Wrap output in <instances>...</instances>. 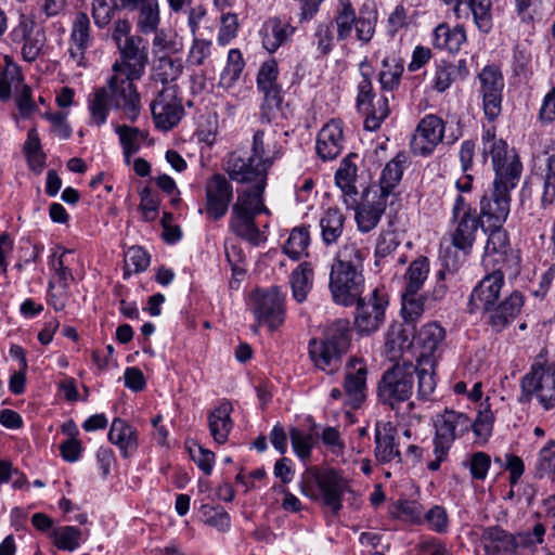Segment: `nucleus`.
I'll return each mask as SVG.
<instances>
[{"instance_id": "47", "label": "nucleus", "mask_w": 555, "mask_h": 555, "mask_svg": "<svg viewBox=\"0 0 555 555\" xmlns=\"http://www.w3.org/2000/svg\"><path fill=\"white\" fill-rule=\"evenodd\" d=\"M537 478H550L555 482V440H550L538 454L534 466Z\"/></svg>"}, {"instance_id": "56", "label": "nucleus", "mask_w": 555, "mask_h": 555, "mask_svg": "<svg viewBox=\"0 0 555 555\" xmlns=\"http://www.w3.org/2000/svg\"><path fill=\"white\" fill-rule=\"evenodd\" d=\"M385 345L387 351L395 358L398 352L410 348L411 341L401 326H392L387 333Z\"/></svg>"}, {"instance_id": "62", "label": "nucleus", "mask_w": 555, "mask_h": 555, "mask_svg": "<svg viewBox=\"0 0 555 555\" xmlns=\"http://www.w3.org/2000/svg\"><path fill=\"white\" fill-rule=\"evenodd\" d=\"M89 28L90 22L88 16L85 13H79L74 21L69 41L73 43L89 46Z\"/></svg>"}, {"instance_id": "53", "label": "nucleus", "mask_w": 555, "mask_h": 555, "mask_svg": "<svg viewBox=\"0 0 555 555\" xmlns=\"http://www.w3.org/2000/svg\"><path fill=\"white\" fill-rule=\"evenodd\" d=\"M555 202V154L547 158V170L541 195V206L546 209Z\"/></svg>"}, {"instance_id": "8", "label": "nucleus", "mask_w": 555, "mask_h": 555, "mask_svg": "<svg viewBox=\"0 0 555 555\" xmlns=\"http://www.w3.org/2000/svg\"><path fill=\"white\" fill-rule=\"evenodd\" d=\"M480 225L481 220L477 216L476 209L464 196L457 195L453 203L452 217L446 234L451 245L464 256L469 255Z\"/></svg>"}, {"instance_id": "13", "label": "nucleus", "mask_w": 555, "mask_h": 555, "mask_svg": "<svg viewBox=\"0 0 555 555\" xmlns=\"http://www.w3.org/2000/svg\"><path fill=\"white\" fill-rule=\"evenodd\" d=\"M359 70L361 79L358 81L357 104L361 111L366 113L364 128L375 131L389 115L388 98L383 95L373 103L372 77L374 69L365 59L360 63Z\"/></svg>"}, {"instance_id": "55", "label": "nucleus", "mask_w": 555, "mask_h": 555, "mask_svg": "<svg viewBox=\"0 0 555 555\" xmlns=\"http://www.w3.org/2000/svg\"><path fill=\"white\" fill-rule=\"evenodd\" d=\"M80 530L74 526H65L54 532L55 545L65 551H74L79 546Z\"/></svg>"}, {"instance_id": "34", "label": "nucleus", "mask_w": 555, "mask_h": 555, "mask_svg": "<svg viewBox=\"0 0 555 555\" xmlns=\"http://www.w3.org/2000/svg\"><path fill=\"white\" fill-rule=\"evenodd\" d=\"M232 410V404L229 401H223L208 414V428L214 441L218 444L228 441L233 427Z\"/></svg>"}, {"instance_id": "57", "label": "nucleus", "mask_w": 555, "mask_h": 555, "mask_svg": "<svg viewBox=\"0 0 555 555\" xmlns=\"http://www.w3.org/2000/svg\"><path fill=\"white\" fill-rule=\"evenodd\" d=\"M191 459L195 462L199 469L209 475L215 465V453L203 446L193 443L188 447Z\"/></svg>"}, {"instance_id": "7", "label": "nucleus", "mask_w": 555, "mask_h": 555, "mask_svg": "<svg viewBox=\"0 0 555 555\" xmlns=\"http://www.w3.org/2000/svg\"><path fill=\"white\" fill-rule=\"evenodd\" d=\"M350 491L349 480L341 472L332 468H315L305 482L302 493L313 500H320L333 514L343 507V498Z\"/></svg>"}, {"instance_id": "30", "label": "nucleus", "mask_w": 555, "mask_h": 555, "mask_svg": "<svg viewBox=\"0 0 555 555\" xmlns=\"http://www.w3.org/2000/svg\"><path fill=\"white\" fill-rule=\"evenodd\" d=\"M295 33L288 22L272 17L266 21L259 31L262 47L269 52L274 53L281 46L286 43Z\"/></svg>"}, {"instance_id": "54", "label": "nucleus", "mask_w": 555, "mask_h": 555, "mask_svg": "<svg viewBox=\"0 0 555 555\" xmlns=\"http://www.w3.org/2000/svg\"><path fill=\"white\" fill-rule=\"evenodd\" d=\"M240 28L237 15L234 13H225L221 15L220 28L217 41L221 46L230 43L237 35Z\"/></svg>"}, {"instance_id": "59", "label": "nucleus", "mask_w": 555, "mask_h": 555, "mask_svg": "<svg viewBox=\"0 0 555 555\" xmlns=\"http://www.w3.org/2000/svg\"><path fill=\"white\" fill-rule=\"evenodd\" d=\"M125 264L130 271H144L150 264V256L142 247L132 246L125 254Z\"/></svg>"}, {"instance_id": "61", "label": "nucleus", "mask_w": 555, "mask_h": 555, "mask_svg": "<svg viewBox=\"0 0 555 555\" xmlns=\"http://www.w3.org/2000/svg\"><path fill=\"white\" fill-rule=\"evenodd\" d=\"M455 80V68L451 64L442 63L437 65L433 87L438 92L446 91Z\"/></svg>"}, {"instance_id": "63", "label": "nucleus", "mask_w": 555, "mask_h": 555, "mask_svg": "<svg viewBox=\"0 0 555 555\" xmlns=\"http://www.w3.org/2000/svg\"><path fill=\"white\" fill-rule=\"evenodd\" d=\"M206 522L221 532H227L231 527L230 515L222 507L205 506Z\"/></svg>"}, {"instance_id": "24", "label": "nucleus", "mask_w": 555, "mask_h": 555, "mask_svg": "<svg viewBox=\"0 0 555 555\" xmlns=\"http://www.w3.org/2000/svg\"><path fill=\"white\" fill-rule=\"evenodd\" d=\"M483 232L488 235L482 257L483 267L502 270L512 253L508 233L503 225L486 227Z\"/></svg>"}, {"instance_id": "16", "label": "nucleus", "mask_w": 555, "mask_h": 555, "mask_svg": "<svg viewBox=\"0 0 555 555\" xmlns=\"http://www.w3.org/2000/svg\"><path fill=\"white\" fill-rule=\"evenodd\" d=\"M154 124L162 131L173 129L184 116L182 98L177 85H167L157 91L151 102Z\"/></svg>"}, {"instance_id": "31", "label": "nucleus", "mask_w": 555, "mask_h": 555, "mask_svg": "<svg viewBox=\"0 0 555 555\" xmlns=\"http://www.w3.org/2000/svg\"><path fill=\"white\" fill-rule=\"evenodd\" d=\"M141 2L137 26L143 34L156 31L159 24V8L157 0H112L115 9L135 8Z\"/></svg>"}, {"instance_id": "44", "label": "nucleus", "mask_w": 555, "mask_h": 555, "mask_svg": "<svg viewBox=\"0 0 555 555\" xmlns=\"http://www.w3.org/2000/svg\"><path fill=\"white\" fill-rule=\"evenodd\" d=\"M181 72L182 63L180 60L162 56L154 63L152 77L155 82H160L164 87L175 85L173 81L180 76Z\"/></svg>"}, {"instance_id": "26", "label": "nucleus", "mask_w": 555, "mask_h": 555, "mask_svg": "<svg viewBox=\"0 0 555 555\" xmlns=\"http://www.w3.org/2000/svg\"><path fill=\"white\" fill-rule=\"evenodd\" d=\"M366 366L360 359L350 360L344 380L345 402L353 409L365 400Z\"/></svg>"}, {"instance_id": "32", "label": "nucleus", "mask_w": 555, "mask_h": 555, "mask_svg": "<svg viewBox=\"0 0 555 555\" xmlns=\"http://www.w3.org/2000/svg\"><path fill=\"white\" fill-rule=\"evenodd\" d=\"M483 539L487 552L492 555H511L518 547H522L525 542V538L519 537V533L512 535L498 527L488 528Z\"/></svg>"}, {"instance_id": "48", "label": "nucleus", "mask_w": 555, "mask_h": 555, "mask_svg": "<svg viewBox=\"0 0 555 555\" xmlns=\"http://www.w3.org/2000/svg\"><path fill=\"white\" fill-rule=\"evenodd\" d=\"M401 243V235L395 230L382 231L375 246L376 263L383 258L389 256Z\"/></svg>"}, {"instance_id": "9", "label": "nucleus", "mask_w": 555, "mask_h": 555, "mask_svg": "<svg viewBox=\"0 0 555 555\" xmlns=\"http://www.w3.org/2000/svg\"><path fill=\"white\" fill-rule=\"evenodd\" d=\"M247 307L257 321L254 332L259 325H264L269 331H275L283 325L286 314V296L276 286L270 288H256L250 292Z\"/></svg>"}, {"instance_id": "4", "label": "nucleus", "mask_w": 555, "mask_h": 555, "mask_svg": "<svg viewBox=\"0 0 555 555\" xmlns=\"http://www.w3.org/2000/svg\"><path fill=\"white\" fill-rule=\"evenodd\" d=\"M280 156L281 147L276 140L258 130L253 138L251 154L244 158L237 153H232L225 169L230 178L240 183L267 182L268 170Z\"/></svg>"}, {"instance_id": "58", "label": "nucleus", "mask_w": 555, "mask_h": 555, "mask_svg": "<svg viewBox=\"0 0 555 555\" xmlns=\"http://www.w3.org/2000/svg\"><path fill=\"white\" fill-rule=\"evenodd\" d=\"M115 131L119 137V141L124 147L125 156L128 159V157L135 153L139 149V130L126 125H116Z\"/></svg>"}, {"instance_id": "22", "label": "nucleus", "mask_w": 555, "mask_h": 555, "mask_svg": "<svg viewBox=\"0 0 555 555\" xmlns=\"http://www.w3.org/2000/svg\"><path fill=\"white\" fill-rule=\"evenodd\" d=\"M504 283L503 270L492 269V272L483 276L473 289L469 299L470 311H489L500 298Z\"/></svg>"}, {"instance_id": "43", "label": "nucleus", "mask_w": 555, "mask_h": 555, "mask_svg": "<svg viewBox=\"0 0 555 555\" xmlns=\"http://www.w3.org/2000/svg\"><path fill=\"white\" fill-rule=\"evenodd\" d=\"M245 62L238 49H231L228 53L227 65L223 68L219 85L225 90H231L238 81L244 69Z\"/></svg>"}, {"instance_id": "50", "label": "nucleus", "mask_w": 555, "mask_h": 555, "mask_svg": "<svg viewBox=\"0 0 555 555\" xmlns=\"http://www.w3.org/2000/svg\"><path fill=\"white\" fill-rule=\"evenodd\" d=\"M463 465L469 469L473 479L485 480L491 466V457L485 452H475Z\"/></svg>"}, {"instance_id": "27", "label": "nucleus", "mask_w": 555, "mask_h": 555, "mask_svg": "<svg viewBox=\"0 0 555 555\" xmlns=\"http://www.w3.org/2000/svg\"><path fill=\"white\" fill-rule=\"evenodd\" d=\"M397 439V430L389 422L377 423L375 428V459L379 463L397 464L402 462L401 453L399 451V442Z\"/></svg>"}, {"instance_id": "39", "label": "nucleus", "mask_w": 555, "mask_h": 555, "mask_svg": "<svg viewBox=\"0 0 555 555\" xmlns=\"http://www.w3.org/2000/svg\"><path fill=\"white\" fill-rule=\"evenodd\" d=\"M444 336V330L438 323L424 325L416 336V345L421 348L422 357L433 356L442 344Z\"/></svg>"}, {"instance_id": "46", "label": "nucleus", "mask_w": 555, "mask_h": 555, "mask_svg": "<svg viewBox=\"0 0 555 555\" xmlns=\"http://www.w3.org/2000/svg\"><path fill=\"white\" fill-rule=\"evenodd\" d=\"M310 245V232L308 227L300 225L294 228L283 249L284 253L292 259L297 260L307 255V249Z\"/></svg>"}, {"instance_id": "10", "label": "nucleus", "mask_w": 555, "mask_h": 555, "mask_svg": "<svg viewBox=\"0 0 555 555\" xmlns=\"http://www.w3.org/2000/svg\"><path fill=\"white\" fill-rule=\"evenodd\" d=\"M472 420L461 412L446 410L438 415L435 421L434 455L435 460L428 462V469L436 472L440 468L442 462L448 457V453L456 438L463 436L469 430Z\"/></svg>"}, {"instance_id": "25", "label": "nucleus", "mask_w": 555, "mask_h": 555, "mask_svg": "<svg viewBox=\"0 0 555 555\" xmlns=\"http://www.w3.org/2000/svg\"><path fill=\"white\" fill-rule=\"evenodd\" d=\"M131 25L126 20H118L115 23L112 38L116 43L120 53L121 64H132V57L138 59V62L146 64L147 54L144 49L140 48L142 39L137 36H130Z\"/></svg>"}, {"instance_id": "64", "label": "nucleus", "mask_w": 555, "mask_h": 555, "mask_svg": "<svg viewBox=\"0 0 555 555\" xmlns=\"http://www.w3.org/2000/svg\"><path fill=\"white\" fill-rule=\"evenodd\" d=\"M314 37L317 49L322 55H326L333 50L334 34L332 23L318 25Z\"/></svg>"}, {"instance_id": "20", "label": "nucleus", "mask_w": 555, "mask_h": 555, "mask_svg": "<svg viewBox=\"0 0 555 555\" xmlns=\"http://www.w3.org/2000/svg\"><path fill=\"white\" fill-rule=\"evenodd\" d=\"M354 324L362 334L375 332L383 324L388 299L383 289L375 288L367 298L357 301Z\"/></svg>"}, {"instance_id": "18", "label": "nucleus", "mask_w": 555, "mask_h": 555, "mask_svg": "<svg viewBox=\"0 0 555 555\" xmlns=\"http://www.w3.org/2000/svg\"><path fill=\"white\" fill-rule=\"evenodd\" d=\"M234 190L228 178L221 173H215L205 183V212L207 219L221 220L233 204Z\"/></svg>"}, {"instance_id": "29", "label": "nucleus", "mask_w": 555, "mask_h": 555, "mask_svg": "<svg viewBox=\"0 0 555 555\" xmlns=\"http://www.w3.org/2000/svg\"><path fill=\"white\" fill-rule=\"evenodd\" d=\"M524 306V296L514 291L499 305H494L488 313V321L495 331H502L511 324L520 313Z\"/></svg>"}, {"instance_id": "52", "label": "nucleus", "mask_w": 555, "mask_h": 555, "mask_svg": "<svg viewBox=\"0 0 555 555\" xmlns=\"http://www.w3.org/2000/svg\"><path fill=\"white\" fill-rule=\"evenodd\" d=\"M289 438L295 453L302 460L308 459L313 446L312 435L293 427L289 429Z\"/></svg>"}, {"instance_id": "1", "label": "nucleus", "mask_w": 555, "mask_h": 555, "mask_svg": "<svg viewBox=\"0 0 555 555\" xmlns=\"http://www.w3.org/2000/svg\"><path fill=\"white\" fill-rule=\"evenodd\" d=\"M363 251L356 243H345L336 254L330 273L333 299L341 306H352L364 288Z\"/></svg>"}, {"instance_id": "36", "label": "nucleus", "mask_w": 555, "mask_h": 555, "mask_svg": "<svg viewBox=\"0 0 555 555\" xmlns=\"http://www.w3.org/2000/svg\"><path fill=\"white\" fill-rule=\"evenodd\" d=\"M466 40V30L463 25H456L455 27L450 28L446 23H441L434 30V47L438 49H446L452 53L459 52Z\"/></svg>"}, {"instance_id": "12", "label": "nucleus", "mask_w": 555, "mask_h": 555, "mask_svg": "<svg viewBox=\"0 0 555 555\" xmlns=\"http://www.w3.org/2000/svg\"><path fill=\"white\" fill-rule=\"evenodd\" d=\"M416 367L410 361L398 362L384 372L377 386L378 400L395 410L410 399Z\"/></svg>"}, {"instance_id": "15", "label": "nucleus", "mask_w": 555, "mask_h": 555, "mask_svg": "<svg viewBox=\"0 0 555 555\" xmlns=\"http://www.w3.org/2000/svg\"><path fill=\"white\" fill-rule=\"evenodd\" d=\"M520 385L522 391L534 396L545 410L555 406V367L546 363L543 354L534 359L530 372L521 378Z\"/></svg>"}, {"instance_id": "33", "label": "nucleus", "mask_w": 555, "mask_h": 555, "mask_svg": "<svg viewBox=\"0 0 555 555\" xmlns=\"http://www.w3.org/2000/svg\"><path fill=\"white\" fill-rule=\"evenodd\" d=\"M354 220L361 233H369L379 223L386 209V201L380 195L376 201H369L354 205Z\"/></svg>"}, {"instance_id": "40", "label": "nucleus", "mask_w": 555, "mask_h": 555, "mask_svg": "<svg viewBox=\"0 0 555 555\" xmlns=\"http://www.w3.org/2000/svg\"><path fill=\"white\" fill-rule=\"evenodd\" d=\"M345 216L338 208H328L320 219L321 235L324 244L331 245L341 236Z\"/></svg>"}, {"instance_id": "49", "label": "nucleus", "mask_w": 555, "mask_h": 555, "mask_svg": "<svg viewBox=\"0 0 555 555\" xmlns=\"http://www.w3.org/2000/svg\"><path fill=\"white\" fill-rule=\"evenodd\" d=\"M23 75L14 64L8 63L5 69L0 74V100L11 99L12 87L21 83Z\"/></svg>"}, {"instance_id": "2", "label": "nucleus", "mask_w": 555, "mask_h": 555, "mask_svg": "<svg viewBox=\"0 0 555 555\" xmlns=\"http://www.w3.org/2000/svg\"><path fill=\"white\" fill-rule=\"evenodd\" d=\"M253 185L238 190L231 206L229 230L236 236L258 246L264 241L256 219L260 215L271 216L264 202L267 182L251 181Z\"/></svg>"}, {"instance_id": "3", "label": "nucleus", "mask_w": 555, "mask_h": 555, "mask_svg": "<svg viewBox=\"0 0 555 555\" xmlns=\"http://www.w3.org/2000/svg\"><path fill=\"white\" fill-rule=\"evenodd\" d=\"M132 64L116 61L112 66V76L106 86V115L111 111L119 112L125 120L133 122L141 109V99L133 83L139 79L145 64L132 57Z\"/></svg>"}, {"instance_id": "11", "label": "nucleus", "mask_w": 555, "mask_h": 555, "mask_svg": "<svg viewBox=\"0 0 555 555\" xmlns=\"http://www.w3.org/2000/svg\"><path fill=\"white\" fill-rule=\"evenodd\" d=\"M472 420L461 412L446 410L438 415L435 421L434 455L435 460L428 462V469L436 472L440 468L442 462L448 457V453L456 438L463 436L469 430Z\"/></svg>"}, {"instance_id": "37", "label": "nucleus", "mask_w": 555, "mask_h": 555, "mask_svg": "<svg viewBox=\"0 0 555 555\" xmlns=\"http://www.w3.org/2000/svg\"><path fill=\"white\" fill-rule=\"evenodd\" d=\"M108 439L119 449L124 456L131 455L138 448L137 431L120 418L113 421Z\"/></svg>"}, {"instance_id": "14", "label": "nucleus", "mask_w": 555, "mask_h": 555, "mask_svg": "<svg viewBox=\"0 0 555 555\" xmlns=\"http://www.w3.org/2000/svg\"><path fill=\"white\" fill-rule=\"evenodd\" d=\"M335 25L336 38L347 41L353 30L361 46L367 44L375 35L376 17L357 16L350 0H338L332 22Z\"/></svg>"}, {"instance_id": "60", "label": "nucleus", "mask_w": 555, "mask_h": 555, "mask_svg": "<svg viewBox=\"0 0 555 555\" xmlns=\"http://www.w3.org/2000/svg\"><path fill=\"white\" fill-rule=\"evenodd\" d=\"M424 520L429 528L438 533H443L448 530L449 519L447 511L440 506L435 505L425 515Z\"/></svg>"}, {"instance_id": "35", "label": "nucleus", "mask_w": 555, "mask_h": 555, "mask_svg": "<svg viewBox=\"0 0 555 555\" xmlns=\"http://www.w3.org/2000/svg\"><path fill=\"white\" fill-rule=\"evenodd\" d=\"M358 168L350 157L345 158L336 171L335 181L343 192V201L347 207L353 208L358 204V190L356 188Z\"/></svg>"}, {"instance_id": "38", "label": "nucleus", "mask_w": 555, "mask_h": 555, "mask_svg": "<svg viewBox=\"0 0 555 555\" xmlns=\"http://www.w3.org/2000/svg\"><path fill=\"white\" fill-rule=\"evenodd\" d=\"M429 273V260L420 256L413 260L404 274V292L408 296H415L424 285Z\"/></svg>"}, {"instance_id": "5", "label": "nucleus", "mask_w": 555, "mask_h": 555, "mask_svg": "<svg viewBox=\"0 0 555 555\" xmlns=\"http://www.w3.org/2000/svg\"><path fill=\"white\" fill-rule=\"evenodd\" d=\"M482 157L491 158L494 179L492 186L506 191L514 190L521 178L522 164L517 151L496 137L494 126L483 127L481 134Z\"/></svg>"}, {"instance_id": "42", "label": "nucleus", "mask_w": 555, "mask_h": 555, "mask_svg": "<svg viewBox=\"0 0 555 555\" xmlns=\"http://www.w3.org/2000/svg\"><path fill=\"white\" fill-rule=\"evenodd\" d=\"M405 156L397 155L389 160L382 171L379 179L380 196L386 198L401 181L404 169Z\"/></svg>"}, {"instance_id": "41", "label": "nucleus", "mask_w": 555, "mask_h": 555, "mask_svg": "<svg viewBox=\"0 0 555 555\" xmlns=\"http://www.w3.org/2000/svg\"><path fill=\"white\" fill-rule=\"evenodd\" d=\"M291 287L293 297L297 302L306 300L308 293L312 288L313 283V269L309 262H301L292 272Z\"/></svg>"}, {"instance_id": "28", "label": "nucleus", "mask_w": 555, "mask_h": 555, "mask_svg": "<svg viewBox=\"0 0 555 555\" xmlns=\"http://www.w3.org/2000/svg\"><path fill=\"white\" fill-rule=\"evenodd\" d=\"M344 133L343 125L339 120H331L319 131L317 138V154L323 160L336 158L343 151Z\"/></svg>"}, {"instance_id": "6", "label": "nucleus", "mask_w": 555, "mask_h": 555, "mask_svg": "<svg viewBox=\"0 0 555 555\" xmlns=\"http://www.w3.org/2000/svg\"><path fill=\"white\" fill-rule=\"evenodd\" d=\"M349 345V323L337 320L324 330L322 337L310 340L309 356L319 370L333 374L339 370Z\"/></svg>"}, {"instance_id": "17", "label": "nucleus", "mask_w": 555, "mask_h": 555, "mask_svg": "<svg viewBox=\"0 0 555 555\" xmlns=\"http://www.w3.org/2000/svg\"><path fill=\"white\" fill-rule=\"evenodd\" d=\"M447 139L449 144L457 140L455 135H446V121L434 114L425 115L417 124L410 147L414 155L429 156Z\"/></svg>"}, {"instance_id": "21", "label": "nucleus", "mask_w": 555, "mask_h": 555, "mask_svg": "<svg viewBox=\"0 0 555 555\" xmlns=\"http://www.w3.org/2000/svg\"><path fill=\"white\" fill-rule=\"evenodd\" d=\"M10 37L15 43L23 42L22 56L28 63L38 59L46 44L43 28L25 15L20 17L18 24L12 29Z\"/></svg>"}, {"instance_id": "23", "label": "nucleus", "mask_w": 555, "mask_h": 555, "mask_svg": "<svg viewBox=\"0 0 555 555\" xmlns=\"http://www.w3.org/2000/svg\"><path fill=\"white\" fill-rule=\"evenodd\" d=\"M511 210V191L492 186L480 199V219L486 227H500Z\"/></svg>"}, {"instance_id": "19", "label": "nucleus", "mask_w": 555, "mask_h": 555, "mask_svg": "<svg viewBox=\"0 0 555 555\" xmlns=\"http://www.w3.org/2000/svg\"><path fill=\"white\" fill-rule=\"evenodd\" d=\"M482 108L489 121L495 120L502 112L504 79L495 66H486L478 75Z\"/></svg>"}, {"instance_id": "45", "label": "nucleus", "mask_w": 555, "mask_h": 555, "mask_svg": "<svg viewBox=\"0 0 555 555\" xmlns=\"http://www.w3.org/2000/svg\"><path fill=\"white\" fill-rule=\"evenodd\" d=\"M403 74V63L397 57H385L378 75L380 87L385 91H393L400 85Z\"/></svg>"}, {"instance_id": "51", "label": "nucleus", "mask_w": 555, "mask_h": 555, "mask_svg": "<svg viewBox=\"0 0 555 555\" xmlns=\"http://www.w3.org/2000/svg\"><path fill=\"white\" fill-rule=\"evenodd\" d=\"M72 251L69 250H63V253L60 256H56V254H53L52 259L50 261V266L52 270L54 271V278L56 279L57 285L60 288L67 291V287L69 285V282L74 280L72 271L68 269V267L65 264L66 262V255H70Z\"/></svg>"}]
</instances>
